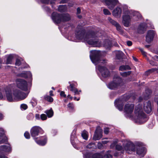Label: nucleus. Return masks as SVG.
Returning a JSON list of instances; mask_svg holds the SVG:
<instances>
[{
  "mask_svg": "<svg viewBox=\"0 0 158 158\" xmlns=\"http://www.w3.org/2000/svg\"><path fill=\"white\" fill-rule=\"evenodd\" d=\"M140 51L143 54V55H144L145 56L146 55L145 52L143 51V49L142 48H140Z\"/></svg>",
  "mask_w": 158,
  "mask_h": 158,
  "instance_id": "obj_48",
  "label": "nucleus"
},
{
  "mask_svg": "<svg viewBox=\"0 0 158 158\" xmlns=\"http://www.w3.org/2000/svg\"><path fill=\"white\" fill-rule=\"evenodd\" d=\"M21 61L20 60H19L18 59H17L16 60V63H15V64L19 66L21 64Z\"/></svg>",
  "mask_w": 158,
  "mask_h": 158,
  "instance_id": "obj_40",
  "label": "nucleus"
},
{
  "mask_svg": "<svg viewBox=\"0 0 158 158\" xmlns=\"http://www.w3.org/2000/svg\"><path fill=\"white\" fill-rule=\"evenodd\" d=\"M79 99H80V98H78L77 99V100L78 101H79Z\"/></svg>",
  "mask_w": 158,
  "mask_h": 158,
  "instance_id": "obj_62",
  "label": "nucleus"
},
{
  "mask_svg": "<svg viewBox=\"0 0 158 158\" xmlns=\"http://www.w3.org/2000/svg\"><path fill=\"white\" fill-rule=\"evenodd\" d=\"M133 59L135 61H137V59H136V58L134 57H133Z\"/></svg>",
  "mask_w": 158,
  "mask_h": 158,
  "instance_id": "obj_56",
  "label": "nucleus"
},
{
  "mask_svg": "<svg viewBox=\"0 0 158 158\" xmlns=\"http://www.w3.org/2000/svg\"><path fill=\"white\" fill-rule=\"evenodd\" d=\"M95 147V144L92 143H89L87 146V147L89 149H92V148H94Z\"/></svg>",
  "mask_w": 158,
  "mask_h": 158,
  "instance_id": "obj_33",
  "label": "nucleus"
},
{
  "mask_svg": "<svg viewBox=\"0 0 158 158\" xmlns=\"http://www.w3.org/2000/svg\"><path fill=\"white\" fill-rule=\"evenodd\" d=\"M131 73V72L129 71L128 72H124L123 73H121V74L123 77H125L127 76V75H129Z\"/></svg>",
  "mask_w": 158,
  "mask_h": 158,
  "instance_id": "obj_30",
  "label": "nucleus"
},
{
  "mask_svg": "<svg viewBox=\"0 0 158 158\" xmlns=\"http://www.w3.org/2000/svg\"><path fill=\"white\" fill-rule=\"evenodd\" d=\"M75 85L74 84H70V90L71 91L74 92L75 95L79 94L80 92H81V90L79 91L75 88Z\"/></svg>",
  "mask_w": 158,
  "mask_h": 158,
  "instance_id": "obj_19",
  "label": "nucleus"
},
{
  "mask_svg": "<svg viewBox=\"0 0 158 158\" xmlns=\"http://www.w3.org/2000/svg\"><path fill=\"white\" fill-rule=\"evenodd\" d=\"M108 20L110 22L112 23L113 25L115 26L117 30L119 32L122 31V28L120 25L112 19L110 18H108Z\"/></svg>",
  "mask_w": 158,
  "mask_h": 158,
  "instance_id": "obj_18",
  "label": "nucleus"
},
{
  "mask_svg": "<svg viewBox=\"0 0 158 158\" xmlns=\"http://www.w3.org/2000/svg\"><path fill=\"white\" fill-rule=\"evenodd\" d=\"M102 137V134L101 131H100L98 133L96 131L93 137V139L94 140H98L100 139Z\"/></svg>",
  "mask_w": 158,
  "mask_h": 158,
  "instance_id": "obj_22",
  "label": "nucleus"
},
{
  "mask_svg": "<svg viewBox=\"0 0 158 158\" xmlns=\"http://www.w3.org/2000/svg\"><path fill=\"white\" fill-rule=\"evenodd\" d=\"M35 119L38 120L40 119V115L39 114H36L35 115Z\"/></svg>",
  "mask_w": 158,
  "mask_h": 158,
  "instance_id": "obj_39",
  "label": "nucleus"
},
{
  "mask_svg": "<svg viewBox=\"0 0 158 158\" xmlns=\"http://www.w3.org/2000/svg\"><path fill=\"white\" fill-rule=\"evenodd\" d=\"M145 24H142L140 25L139 27L140 30H144L145 29Z\"/></svg>",
  "mask_w": 158,
  "mask_h": 158,
  "instance_id": "obj_35",
  "label": "nucleus"
},
{
  "mask_svg": "<svg viewBox=\"0 0 158 158\" xmlns=\"http://www.w3.org/2000/svg\"><path fill=\"white\" fill-rule=\"evenodd\" d=\"M4 132L2 128H0V143H4L6 139L4 136Z\"/></svg>",
  "mask_w": 158,
  "mask_h": 158,
  "instance_id": "obj_21",
  "label": "nucleus"
},
{
  "mask_svg": "<svg viewBox=\"0 0 158 158\" xmlns=\"http://www.w3.org/2000/svg\"><path fill=\"white\" fill-rule=\"evenodd\" d=\"M0 158H7L6 157V156H1L0 155Z\"/></svg>",
  "mask_w": 158,
  "mask_h": 158,
  "instance_id": "obj_51",
  "label": "nucleus"
},
{
  "mask_svg": "<svg viewBox=\"0 0 158 158\" xmlns=\"http://www.w3.org/2000/svg\"><path fill=\"white\" fill-rule=\"evenodd\" d=\"M24 136L26 138L29 139L30 136L29 133L27 132H26L24 134Z\"/></svg>",
  "mask_w": 158,
  "mask_h": 158,
  "instance_id": "obj_34",
  "label": "nucleus"
},
{
  "mask_svg": "<svg viewBox=\"0 0 158 158\" xmlns=\"http://www.w3.org/2000/svg\"><path fill=\"white\" fill-rule=\"evenodd\" d=\"M42 131V128L39 126L33 127L31 130L30 133L31 136L33 137L35 142L39 145L42 146L45 145L47 143L46 137L40 136L36 137L40 132Z\"/></svg>",
  "mask_w": 158,
  "mask_h": 158,
  "instance_id": "obj_6",
  "label": "nucleus"
},
{
  "mask_svg": "<svg viewBox=\"0 0 158 158\" xmlns=\"http://www.w3.org/2000/svg\"><path fill=\"white\" fill-rule=\"evenodd\" d=\"M45 113L48 118L52 117L53 115V112L52 108L49 110H46L45 111Z\"/></svg>",
  "mask_w": 158,
  "mask_h": 158,
  "instance_id": "obj_23",
  "label": "nucleus"
},
{
  "mask_svg": "<svg viewBox=\"0 0 158 158\" xmlns=\"http://www.w3.org/2000/svg\"><path fill=\"white\" fill-rule=\"evenodd\" d=\"M84 158H88L87 157V155H85L84 156Z\"/></svg>",
  "mask_w": 158,
  "mask_h": 158,
  "instance_id": "obj_58",
  "label": "nucleus"
},
{
  "mask_svg": "<svg viewBox=\"0 0 158 158\" xmlns=\"http://www.w3.org/2000/svg\"><path fill=\"white\" fill-rule=\"evenodd\" d=\"M0 150L6 152H9L11 151V148L10 145H7L1 146Z\"/></svg>",
  "mask_w": 158,
  "mask_h": 158,
  "instance_id": "obj_20",
  "label": "nucleus"
},
{
  "mask_svg": "<svg viewBox=\"0 0 158 158\" xmlns=\"http://www.w3.org/2000/svg\"><path fill=\"white\" fill-rule=\"evenodd\" d=\"M100 52L98 51H91L90 52V57L92 62L95 65L99 63H104L106 62L105 59H100Z\"/></svg>",
  "mask_w": 158,
  "mask_h": 158,
  "instance_id": "obj_7",
  "label": "nucleus"
},
{
  "mask_svg": "<svg viewBox=\"0 0 158 158\" xmlns=\"http://www.w3.org/2000/svg\"><path fill=\"white\" fill-rule=\"evenodd\" d=\"M116 149L120 150L122 149V147L120 145H117L116 146Z\"/></svg>",
  "mask_w": 158,
  "mask_h": 158,
  "instance_id": "obj_43",
  "label": "nucleus"
},
{
  "mask_svg": "<svg viewBox=\"0 0 158 158\" xmlns=\"http://www.w3.org/2000/svg\"><path fill=\"white\" fill-rule=\"evenodd\" d=\"M45 100L48 102H52L53 101V98L49 96H47L45 97Z\"/></svg>",
  "mask_w": 158,
  "mask_h": 158,
  "instance_id": "obj_31",
  "label": "nucleus"
},
{
  "mask_svg": "<svg viewBox=\"0 0 158 158\" xmlns=\"http://www.w3.org/2000/svg\"><path fill=\"white\" fill-rule=\"evenodd\" d=\"M156 57L157 60H158V56H156Z\"/></svg>",
  "mask_w": 158,
  "mask_h": 158,
  "instance_id": "obj_60",
  "label": "nucleus"
},
{
  "mask_svg": "<svg viewBox=\"0 0 158 158\" xmlns=\"http://www.w3.org/2000/svg\"><path fill=\"white\" fill-rule=\"evenodd\" d=\"M116 57L118 59H120L123 55V52L120 51H117L116 52Z\"/></svg>",
  "mask_w": 158,
  "mask_h": 158,
  "instance_id": "obj_25",
  "label": "nucleus"
},
{
  "mask_svg": "<svg viewBox=\"0 0 158 158\" xmlns=\"http://www.w3.org/2000/svg\"><path fill=\"white\" fill-rule=\"evenodd\" d=\"M112 157L111 155L109 154L105 155L104 156V158H112Z\"/></svg>",
  "mask_w": 158,
  "mask_h": 158,
  "instance_id": "obj_42",
  "label": "nucleus"
},
{
  "mask_svg": "<svg viewBox=\"0 0 158 158\" xmlns=\"http://www.w3.org/2000/svg\"><path fill=\"white\" fill-rule=\"evenodd\" d=\"M127 44L128 46H130L131 45L132 43L131 41H128L127 42Z\"/></svg>",
  "mask_w": 158,
  "mask_h": 158,
  "instance_id": "obj_47",
  "label": "nucleus"
},
{
  "mask_svg": "<svg viewBox=\"0 0 158 158\" xmlns=\"http://www.w3.org/2000/svg\"><path fill=\"white\" fill-rule=\"evenodd\" d=\"M12 58V56L11 55H10L8 57L7 59V64H10L11 63V60Z\"/></svg>",
  "mask_w": 158,
  "mask_h": 158,
  "instance_id": "obj_36",
  "label": "nucleus"
},
{
  "mask_svg": "<svg viewBox=\"0 0 158 158\" xmlns=\"http://www.w3.org/2000/svg\"><path fill=\"white\" fill-rule=\"evenodd\" d=\"M103 143H106V141H103Z\"/></svg>",
  "mask_w": 158,
  "mask_h": 158,
  "instance_id": "obj_63",
  "label": "nucleus"
},
{
  "mask_svg": "<svg viewBox=\"0 0 158 158\" xmlns=\"http://www.w3.org/2000/svg\"><path fill=\"white\" fill-rule=\"evenodd\" d=\"M121 79L119 77L114 78L113 81L107 85L108 87L111 89H114L117 88L121 82Z\"/></svg>",
  "mask_w": 158,
  "mask_h": 158,
  "instance_id": "obj_9",
  "label": "nucleus"
},
{
  "mask_svg": "<svg viewBox=\"0 0 158 158\" xmlns=\"http://www.w3.org/2000/svg\"><path fill=\"white\" fill-rule=\"evenodd\" d=\"M60 95L61 97H63L64 98H65L66 97V95L65 94L64 92V91H61L60 93Z\"/></svg>",
  "mask_w": 158,
  "mask_h": 158,
  "instance_id": "obj_41",
  "label": "nucleus"
},
{
  "mask_svg": "<svg viewBox=\"0 0 158 158\" xmlns=\"http://www.w3.org/2000/svg\"><path fill=\"white\" fill-rule=\"evenodd\" d=\"M68 98H70L71 99H72V98H73L72 97H71L70 95L69 94L68 95Z\"/></svg>",
  "mask_w": 158,
  "mask_h": 158,
  "instance_id": "obj_53",
  "label": "nucleus"
},
{
  "mask_svg": "<svg viewBox=\"0 0 158 158\" xmlns=\"http://www.w3.org/2000/svg\"><path fill=\"white\" fill-rule=\"evenodd\" d=\"M47 118V116L44 114L40 115V119L42 120H45Z\"/></svg>",
  "mask_w": 158,
  "mask_h": 158,
  "instance_id": "obj_29",
  "label": "nucleus"
},
{
  "mask_svg": "<svg viewBox=\"0 0 158 158\" xmlns=\"http://www.w3.org/2000/svg\"><path fill=\"white\" fill-rule=\"evenodd\" d=\"M49 94L51 96H53V91L52 90H51L49 91Z\"/></svg>",
  "mask_w": 158,
  "mask_h": 158,
  "instance_id": "obj_50",
  "label": "nucleus"
},
{
  "mask_svg": "<svg viewBox=\"0 0 158 158\" xmlns=\"http://www.w3.org/2000/svg\"><path fill=\"white\" fill-rule=\"evenodd\" d=\"M73 137L72 135L71 136V140H72V139L73 138Z\"/></svg>",
  "mask_w": 158,
  "mask_h": 158,
  "instance_id": "obj_59",
  "label": "nucleus"
},
{
  "mask_svg": "<svg viewBox=\"0 0 158 158\" xmlns=\"http://www.w3.org/2000/svg\"><path fill=\"white\" fill-rule=\"evenodd\" d=\"M45 9L47 11H48L49 10V8L48 7H46Z\"/></svg>",
  "mask_w": 158,
  "mask_h": 158,
  "instance_id": "obj_54",
  "label": "nucleus"
},
{
  "mask_svg": "<svg viewBox=\"0 0 158 158\" xmlns=\"http://www.w3.org/2000/svg\"><path fill=\"white\" fill-rule=\"evenodd\" d=\"M3 98V96L0 93V99H1Z\"/></svg>",
  "mask_w": 158,
  "mask_h": 158,
  "instance_id": "obj_55",
  "label": "nucleus"
},
{
  "mask_svg": "<svg viewBox=\"0 0 158 158\" xmlns=\"http://www.w3.org/2000/svg\"><path fill=\"white\" fill-rule=\"evenodd\" d=\"M52 18L53 21L56 23H59L61 21H68L70 19L68 14L62 15L55 12L52 14Z\"/></svg>",
  "mask_w": 158,
  "mask_h": 158,
  "instance_id": "obj_8",
  "label": "nucleus"
},
{
  "mask_svg": "<svg viewBox=\"0 0 158 158\" xmlns=\"http://www.w3.org/2000/svg\"><path fill=\"white\" fill-rule=\"evenodd\" d=\"M68 107H69V108H70L71 109H72V108H73V105L72 103H69L68 105Z\"/></svg>",
  "mask_w": 158,
  "mask_h": 158,
  "instance_id": "obj_45",
  "label": "nucleus"
},
{
  "mask_svg": "<svg viewBox=\"0 0 158 158\" xmlns=\"http://www.w3.org/2000/svg\"><path fill=\"white\" fill-rule=\"evenodd\" d=\"M105 2L108 8L112 10L118 3V0H105Z\"/></svg>",
  "mask_w": 158,
  "mask_h": 158,
  "instance_id": "obj_12",
  "label": "nucleus"
},
{
  "mask_svg": "<svg viewBox=\"0 0 158 158\" xmlns=\"http://www.w3.org/2000/svg\"><path fill=\"white\" fill-rule=\"evenodd\" d=\"M144 109L147 113H149L152 111L151 104L150 102H148L145 104L144 106Z\"/></svg>",
  "mask_w": 158,
  "mask_h": 158,
  "instance_id": "obj_17",
  "label": "nucleus"
},
{
  "mask_svg": "<svg viewBox=\"0 0 158 158\" xmlns=\"http://www.w3.org/2000/svg\"><path fill=\"white\" fill-rule=\"evenodd\" d=\"M27 106L25 104H22L21 105V109L24 110H26L27 108Z\"/></svg>",
  "mask_w": 158,
  "mask_h": 158,
  "instance_id": "obj_37",
  "label": "nucleus"
},
{
  "mask_svg": "<svg viewBox=\"0 0 158 158\" xmlns=\"http://www.w3.org/2000/svg\"><path fill=\"white\" fill-rule=\"evenodd\" d=\"M74 100H76V97H74Z\"/></svg>",
  "mask_w": 158,
  "mask_h": 158,
  "instance_id": "obj_64",
  "label": "nucleus"
},
{
  "mask_svg": "<svg viewBox=\"0 0 158 158\" xmlns=\"http://www.w3.org/2000/svg\"><path fill=\"white\" fill-rule=\"evenodd\" d=\"M109 132V129L108 128H106L104 129V132L105 134H108Z\"/></svg>",
  "mask_w": 158,
  "mask_h": 158,
  "instance_id": "obj_44",
  "label": "nucleus"
},
{
  "mask_svg": "<svg viewBox=\"0 0 158 158\" xmlns=\"http://www.w3.org/2000/svg\"><path fill=\"white\" fill-rule=\"evenodd\" d=\"M114 156H118L117 154L116 153H115L114 154Z\"/></svg>",
  "mask_w": 158,
  "mask_h": 158,
  "instance_id": "obj_61",
  "label": "nucleus"
},
{
  "mask_svg": "<svg viewBox=\"0 0 158 158\" xmlns=\"http://www.w3.org/2000/svg\"><path fill=\"white\" fill-rule=\"evenodd\" d=\"M75 41L80 40L88 43L94 46L100 47L103 45L106 48H109L111 46V43L108 39H106L103 44L98 40L94 34H85L84 32L79 31L76 33Z\"/></svg>",
  "mask_w": 158,
  "mask_h": 158,
  "instance_id": "obj_2",
  "label": "nucleus"
},
{
  "mask_svg": "<svg viewBox=\"0 0 158 158\" xmlns=\"http://www.w3.org/2000/svg\"><path fill=\"white\" fill-rule=\"evenodd\" d=\"M83 138L85 140H87L88 138V134L87 132L84 131L81 134Z\"/></svg>",
  "mask_w": 158,
  "mask_h": 158,
  "instance_id": "obj_27",
  "label": "nucleus"
},
{
  "mask_svg": "<svg viewBox=\"0 0 158 158\" xmlns=\"http://www.w3.org/2000/svg\"><path fill=\"white\" fill-rule=\"evenodd\" d=\"M67 10L66 6L65 5H60L59 6L58 8V10L60 12H64L66 11Z\"/></svg>",
  "mask_w": 158,
  "mask_h": 158,
  "instance_id": "obj_24",
  "label": "nucleus"
},
{
  "mask_svg": "<svg viewBox=\"0 0 158 158\" xmlns=\"http://www.w3.org/2000/svg\"><path fill=\"white\" fill-rule=\"evenodd\" d=\"M81 12V10L80 8H78L77 9V13L79 14Z\"/></svg>",
  "mask_w": 158,
  "mask_h": 158,
  "instance_id": "obj_49",
  "label": "nucleus"
},
{
  "mask_svg": "<svg viewBox=\"0 0 158 158\" xmlns=\"http://www.w3.org/2000/svg\"><path fill=\"white\" fill-rule=\"evenodd\" d=\"M103 12L104 14L106 15H110L111 14L110 12L107 9H104Z\"/></svg>",
  "mask_w": 158,
  "mask_h": 158,
  "instance_id": "obj_28",
  "label": "nucleus"
},
{
  "mask_svg": "<svg viewBox=\"0 0 158 158\" xmlns=\"http://www.w3.org/2000/svg\"><path fill=\"white\" fill-rule=\"evenodd\" d=\"M123 8H121L120 6H117L112 11V14L114 17L117 18L120 17L122 15Z\"/></svg>",
  "mask_w": 158,
  "mask_h": 158,
  "instance_id": "obj_13",
  "label": "nucleus"
},
{
  "mask_svg": "<svg viewBox=\"0 0 158 158\" xmlns=\"http://www.w3.org/2000/svg\"><path fill=\"white\" fill-rule=\"evenodd\" d=\"M5 91L7 99L10 102L14 100H22L24 99L27 96L26 94L21 91L19 90L16 89L14 91L13 97L11 93L10 89L6 88Z\"/></svg>",
  "mask_w": 158,
  "mask_h": 158,
  "instance_id": "obj_5",
  "label": "nucleus"
},
{
  "mask_svg": "<svg viewBox=\"0 0 158 158\" xmlns=\"http://www.w3.org/2000/svg\"><path fill=\"white\" fill-rule=\"evenodd\" d=\"M102 156L99 153H95L94 154L92 157V158H102Z\"/></svg>",
  "mask_w": 158,
  "mask_h": 158,
  "instance_id": "obj_32",
  "label": "nucleus"
},
{
  "mask_svg": "<svg viewBox=\"0 0 158 158\" xmlns=\"http://www.w3.org/2000/svg\"><path fill=\"white\" fill-rule=\"evenodd\" d=\"M154 32L153 30L148 31L146 36V40L148 43H150L153 40L154 35Z\"/></svg>",
  "mask_w": 158,
  "mask_h": 158,
  "instance_id": "obj_14",
  "label": "nucleus"
},
{
  "mask_svg": "<svg viewBox=\"0 0 158 158\" xmlns=\"http://www.w3.org/2000/svg\"><path fill=\"white\" fill-rule=\"evenodd\" d=\"M130 69V67L128 65H123L121 66L119 68V70L121 71H124Z\"/></svg>",
  "mask_w": 158,
  "mask_h": 158,
  "instance_id": "obj_26",
  "label": "nucleus"
},
{
  "mask_svg": "<svg viewBox=\"0 0 158 158\" xmlns=\"http://www.w3.org/2000/svg\"><path fill=\"white\" fill-rule=\"evenodd\" d=\"M123 15L122 23L126 27L129 26L131 24L132 16L139 18L141 15L138 12L134 11L133 13L129 10L127 6H125L123 8Z\"/></svg>",
  "mask_w": 158,
  "mask_h": 158,
  "instance_id": "obj_4",
  "label": "nucleus"
},
{
  "mask_svg": "<svg viewBox=\"0 0 158 158\" xmlns=\"http://www.w3.org/2000/svg\"><path fill=\"white\" fill-rule=\"evenodd\" d=\"M19 76L22 77L29 79V81H28V84L27 81L23 79L18 78L16 81L17 86L19 88L24 91H27L29 86H31V82L32 80V74L30 71H24L20 74Z\"/></svg>",
  "mask_w": 158,
  "mask_h": 158,
  "instance_id": "obj_3",
  "label": "nucleus"
},
{
  "mask_svg": "<svg viewBox=\"0 0 158 158\" xmlns=\"http://www.w3.org/2000/svg\"><path fill=\"white\" fill-rule=\"evenodd\" d=\"M117 141L116 140V141H115L114 142V143H112L111 145V147H113L114 145H115L116 143H117Z\"/></svg>",
  "mask_w": 158,
  "mask_h": 158,
  "instance_id": "obj_46",
  "label": "nucleus"
},
{
  "mask_svg": "<svg viewBox=\"0 0 158 158\" xmlns=\"http://www.w3.org/2000/svg\"><path fill=\"white\" fill-rule=\"evenodd\" d=\"M96 68L99 71L103 77L105 78L109 76V71L106 67L99 65L96 66Z\"/></svg>",
  "mask_w": 158,
  "mask_h": 158,
  "instance_id": "obj_11",
  "label": "nucleus"
},
{
  "mask_svg": "<svg viewBox=\"0 0 158 158\" xmlns=\"http://www.w3.org/2000/svg\"><path fill=\"white\" fill-rule=\"evenodd\" d=\"M134 108L133 104L129 103L126 104L124 108L125 116L134 120L137 123L141 124L146 122L145 116L143 111L142 105L139 104L136 106L133 114Z\"/></svg>",
  "mask_w": 158,
  "mask_h": 158,
  "instance_id": "obj_1",
  "label": "nucleus"
},
{
  "mask_svg": "<svg viewBox=\"0 0 158 158\" xmlns=\"http://www.w3.org/2000/svg\"><path fill=\"white\" fill-rule=\"evenodd\" d=\"M124 149L128 153H131V152L135 151L134 145L131 142L126 141L124 142Z\"/></svg>",
  "mask_w": 158,
  "mask_h": 158,
  "instance_id": "obj_10",
  "label": "nucleus"
},
{
  "mask_svg": "<svg viewBox=\"0 0 158 158\" xmlns=\"http://www.w3.org/2000/svg\"><path fill=\"white\" fill-rule=\"evenodd\" d=\"M41 2L43 3L48 4L49 3V0H40Z\"/></svg>",
  "mask_w": 158,
  "mask_h": 158,
  "instance_id": "obj_38",
  "label": "nucleus"
},
{
  "mask_svg": "<svg viewBox=\"0 0 158 158\" xmlns=\"http://www.w3.org/2000/svg\"><path fill=\"white\" fill-rule=\"evenodd\" d=\"M146 152V150L143 147H139L137 148V153L141 157H143L145 154Z\"/></svg>",
  "mask_w": 158,
  "mask_h": 158,
  "instance_id": "obj_15",
  "label": "nucleus"
},
{
  "mask_svg": "<svg viewBox=\"0 0 158 158\" xmlns=\"http://www.w3.org/2000/svg\"><path fill=\"white\" fill-rule=\"evenodd\" d=\"M3 118V116L2 114L0 113V120L2 119Z\"/></svg>",
  "mask_w": 158,
  "mask_h": 158,
  "instance_id": "obj_52",
  "label": "nucleus"
},
{
  "mask_svg": "<svg viewBox=\"0 0 158 158\" xmlns=\"http://www.w3.org/2000/svg\"><path fill=\"white\" fill-rule=\"evenodd\" d=\"M66 1H62V2H61V3H66Z\"/></svg>",
  "mask_w": 158,
  "mask_h": 158,
  "instance_id": "obj_57",
  "label": "nucleus"
},
{
  "mask_svg": "<svg viewBox=\"0 0 158 158\" xmlns=\"http://www.w3.org/2000/svg\"><path fill=\"white\" fill-rule=\"evenodd\" d=\"M115 105L116 108L119 110H121L123 108V102L120 99H118L116 100L115 101Z\"/></svg>",
  "mask_w": 158,
  "mask_h": 158,
  "instance_id": "obj_16",
  "label": "nucleus"
}]
</instances>
